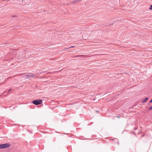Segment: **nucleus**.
Here are the masks:
<instances>
[{
	"label": "nucleus",
	"mask_w": 152,
	"mask_h": 152,
	"mask_svg": "<svg viewBox=\"0 0 152 152\" xmlns=\"http://www.w3.org/2000/svg\"><path fill=\"white\" fill-rule=\"evenodd\" d=\"M81 0H79V1H81ZM77 1H79V0H77Z\"/></svg>",
	"instance_id": "ddd939ff"
},
{
	"label": "nucleus",
	"mask_w": 152,
	"mask_h": 152,
	"mask_svg": "<svg viewBox=\"0 0 152 152\" xmlns=\"http://www.w3.org/2000/svg\"><path fill=\"white\" fill-rule=\"evenodd\" d=\"M152 109V106L150 107H149V108H148V110H151Z\"/></svg>",
	"instance_id": "0eeeda50"
},
{
	"label": "nucleus",
	"mask_w": 152,
	"mask_h": 152,
	"mask_svg": "<svg viewBox=\"0 0 152 152\" xmlns=\"http://www.w3.org/2000/svg\"><path fill=\"white\" fill-rule=\"evenodd\" d=\"M24 78L27 79L28 77H34V75L31 74L30 73H28V74L26 75L23 77Z\"/></svg>",
	"instance_id": "7ed1b4c3"
},
{
	"label": "nucleus",
	"mask_w": 152,
	"mask_h": 152,
	"mask_svg": "<svg viewBox=\"0 0 152 152\" xmlns=\"http://www.w3.org/2000/svg\"><path fill=\"white\" fill-rule=\"evenodd\" d=\"M137 129V128H135H135H134V129Z\"/></svg>",
	"instance_id": "f8f14e48"
},
{
	"label": "nucleus",
	"mask_w": 152,
	"mask_h": 152,
	"mask_svg": "<svg viewBox=\"0 0 152 152\" xmlns=\"http://www.w3.org/2000/svg\"><path fill=\"white\" fill-rule=\"evenodd\" d=\"M84 56L83 55H76L75 56H73L74 58H77L78 57H83Z\"/></svg>",
	"instance_id": "20e7f679"
},
{
	"label": "nucleus",
	"mask_w": 152,
	"mask_h": 152,
	"mask_svg": "<svg viewBox=\"0 0 152 152\" xmlns=\"http://www.w3.org/2000/svg\"><path fill=\"white\" fill-rule=\"evenodd\" d=\"M10 146V144L9 143L0 144V149L7 148Z\"/></svg>",
	"instance_id": "f257e3e1"
},
{
	"label": "nucleus",
	"mask_w": 152,
	"mask_h": 152,
	"mask_svg": "<svg viewBox=\"0 0 152 152\" xmlns=\"http://www.w3.org/2000/svg\"><path fill=\"white\" fill-rule=\"evenodd\" d=\"M148 99V98L147 97L145 98V99H144L142 101V103H145V102Z\"/></svg>",
	"instance_id": "39448f33"
},
{
	"label": "nucleus",
	"mask_w": 152,
	"mask_h": 152,
	"mask_svg": "<svg viewBox=\"0 0 152 152\" xmlns=\"http://www.w3.org/2000/svg\"><path fill=\"white\" fill-rule=\"evenodd\" d=\"M116 117L118 118H119L120 117V116H116Z\"/></svg>",
	"instance_id": "9b49d317"
},
{
	"label": "nucleus",
	"mask_w": 152,
	"mask_h": 152,
	"mask_svg": "<svg viewBox=\"0 0 152 152\" xmlns=\"http://www.w3.org/2000/svg\"><path fill=\"white\" fill-rule=\"evenodd\" d=\"M42 102V100L41 99L35 100L32 101V103L36 105L40 104Z\"/></svg>",
	"instance_id": "f03ea898"
},
{
	"label": "nucleus",
	"mask_w": 152,
	"mask_h": 152,
	"mask_svg": "<svg viewBox=\"0 0 152 152\" xmlns=\"http://www.w3.org/2000/svg\"><path fill=\"white\" fill-rule=\"evenodd\" d=\"M149 102L151 103H152V99Z\"/></svg>",
	"instance_id": "1a4fd4ad"
},
{
	"label": "nucleus",
	"mask_w": 152,
	"mask_h": 152,
	"mask_svg": "<svg viewBox=\"0 0 152 152\" xmlns=\"http://www.w3.org/2000/svg\"><path fill=\"white\" fill-rule=\"evenodd\" d=\"M74 46H71V47H70L69 48H74Z\"/></svg>",
	"instance_id": "9d476101"
},
{
	"label": "nucleus",
	"mask_w": 152,
	"mask_h": 152,
	"mask_svg": "<svg viewBox=\"0 0 152 152\" xmlns=\"http://www.w3.org/2000/svg\"><path fill=\"white\" fill-rule=\"evenodd\" d=\"M13 89L12 88H10L9 90V91L10 92Z\"/></svg>",
	"instance_id": "6e6552de"
},
{
	"label": "nucleus",
	"mask_w": 152,
	"mask_h": 152,
	"mask_svg": "<svg viewBox=\"0 0 152 152\" xmlns=\"http://www.w3.org/2000/svg\"><path fill=\"white\" fill-rule=\"evenodd\" d=\"M149 9L150 10H152V5H150Z\"/></svg>",
	"instance_id": "423d86ee"
}]
</instances>
